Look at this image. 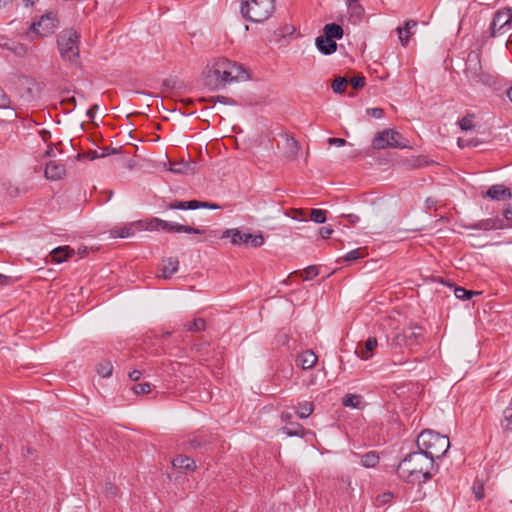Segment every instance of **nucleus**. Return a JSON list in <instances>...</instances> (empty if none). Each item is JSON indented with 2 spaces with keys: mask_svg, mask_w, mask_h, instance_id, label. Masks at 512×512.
<instances>
[{
  "mask_svg": "<svg viewBox=\"0 0 512 512\" xmlns=\"http://www.w3.org/2000/svg\"><path fill=\"white\" fill-rule=\"evenodd\" d=\"M275 11V0H242L240 13L244 19L254 23L268 20Z\"/></svg>",
  "mask_w": 512,
  "mask_h": 512,
  "instance_id": "nucleus-5",
  "label": "nucleus"
},
{
  "mask_svg": "<svg viewBox=\"0 0 512 512\" xmlns=\"http://www.w3.org/2000/svg\"><path fill=\"white\" fill-rule=\"evenodd\" d=\"M349 83L354 89L363 88L365 85V77L362 75H357L355 77H352Z\"/></svg>",
  "mask_w": 512,
  "mask_h": 512,
  "instance_id": "nucleus-47",
  "label": "nucleus"
},
{
  "mask_svg": "<svg viewBox=\"0 0 512 512\" xmlns=\"http://www.w3.org/2000/svg\"><path fill=\"white\" fill-rule=\"evenodd\" d=\"M196 167L195 161H181V162H175L172 163L169 170L176 174H186V173H193L194 169Z\"/></svg>",
  "mask_w": 512,
  "mask_h": 512,
  "instance_id": "nucleus-29",
  "label": "nucleus"
},
{
  "mask_svg": "<svg viewBox=\"0 0 512 512\" xmlns=\"http://www.w3.org/2000/svg\"><path fill=\"white\" fill-rule=\"evenodd\" d=\"M389 138H388V132L383 130L378 132L372 141V146L375 149H385L389 148Z\"/></svg>",
  "mask_w": 512,
  "mask_h": 512,
  "instance_id": "nucleus-32",
  "label": "nucleus"
},
{
  "mask_svg": "<svg viewBox=\"0 0 512 512\" xmlns=\"http://www.w3.org/2000/svg\"><path fill=\"white\" fill-rule=\"evenodd\" d=\"M199 208L218 210L222 207L219 204L207 201H199V200H189V201H180L174 200L167 204V210H195Z\"/></svg>",
  "mask_w": 512,
  "mask_h": 512,
  "instance_id": "nucleus-11",
  "label": "nucleus"
},
{
  "mask_svg": "<svg viewBox=\"0 0 512 512\" xmlns=\"http://www.w3.org/2000/svg\"><path fill=\"white\" fill-rule=\"evenodd\" d=\"M345 217L347 218L349 223L352 224V225L358 223L359 220H360L359 216L356 215V214H348V215H345Z\"/></svg>",
  "mask_w": 512,
  "mask_h": 512,
  "instance_id": "nucleus-62",
  "label": "nucleus"
},
{
  "mask_svg": "<svg viewBox=\"0 0 512 512\" xmlns=\"http://www.w3.org/2000/svg\"><path fill=\"white\" fill-rule=\"evenodd\" d=\"M286 139V151L284 153V158L291 162L295 161L298 158L299 152L301 150L300 143L292 136L285 134Z\"/></svg>",
  "mask_w": 512,
  "mask_h": 512,
  "instance_id": "nucleus-18",
  "label": "nucleus"
},
{
  "mask_svg": "<svg viewBox=\"0 0 512 512\" xmlns=\"http://www.w3.org/2000/svg\"><path fill=\"white\" fill-rule=\"evenodd\" d=\"M318 274H319L318 267L315 265H310L303 270L302 278L305 281H308V280L315 278Z\"/></svg>",
  "mask_w": 512,
  "mask_h": 512,
  "instance_id": "nucleus-43",
  "label": "nucleus"
},
{
  "mask_svg": "<svg viewBox=\"0 0 512 512\" xmlns=\"http://www.w3.org/2000/svg\"><path fill=\"white\" fill-rule=\"evenodd\" d=\"M207 101L218 102L221 104L231 105V106L237 105V102L233 98L222 96V95L210 97Z\"/></svg>",
  "mask_w": 512,
  "mask_h": 512,
  "instance_id": "nucleus-44",
  "label": "nucleus"
},
{
  "mask_svg": "<svg viewBox=\"0 0 512 512\" xmlns=\"http://www.w3.org/2000/svg\"><path fill=\"white\" fill-rule=\"evenodd\" d=\"M346 4L349 14V22L354 25L360 23L364 17L365 10L359 0H346Z\"/></svg>",
  "mask_w": 512,
  "mask_h": 512,
  "instance_id": "nucleus-16",
  "label": "nucleus"
},
{
  "mask_svg": "<svg viewBox=\"0 0 512 512\" xmlns=\"http://www.w3.org/2000/svg\"><path fill=\"white\" fill-rule=\"evenodd\" d=\"M174 468L184 471L194 470L196 468L195 460L189 456L179 455L173 461Z\"/></svg>",
  "mask_w": 512,
  "mask_h": 512,
  "instance_id": "nucleus-28",
  "label": "nucleus"
},
{
  "mask_svg": "<svg viewBox=\"0 0 512 512\" xmlns=\"http://www.w3.org/2000/svg\"><path fill=\"white\" fill-rule=\"evenodd\" d=\"M39 134H40L41 139H42L45 143H47V142L51 139V136H52V135H51V132H50V131H48V130H45V129L41 130V131L39 132Z\"/></svg>",
  "mask_w": 512,
  "mask_h": 512,
  "instance_id": "nucleus-60",
  "label": "nucleus"
},
{
  "mask_svg": "<svg viewBox=\"0 0 512 512\" xmlns=\"http://www.w3.org/2000/svg\"><path fill=\"white\" fill-rule=\"evenodd\" d=\"M131 390L134 392V394L136 395H143V394H147L151 391V384L148 383V382H144V383H137V384H134L132 387H131Z\"/></svg>",
  "mask_w": 512,
  "mask_h": 512,
  "instance_id": "nucleus-42",
  "label": "nucleus"
},
{
  "mask_svg": "<svg viewBox=\"0 0 512 512\" xmlns=\"http://www.w3.org/2000/svg\"><path fill=\"white\" fill-rule=\"evenodd\" d=\"M388 132L389 148L404 149L409 147L408 141L396 130L385 129Z\"/></svg>",
  "mask_w": 512,
  "mask_h": 512,
  "instance_id": "nucleus-24",
  "label": "nucleus"
},
{
  "mask_svg": "<svg viewBox=\"0 0 512 512\" xmlns=\"http://www.w3.org/2000/svg\"><path fill=\"white\" fill-rule=\"evenodd\" d=\"M323 33L326 37L334 41L342 39L344 35L343 28L336 23L326 24L323 28Z\"/></svg>",
  "mask_w": 512,
  "mask_h": 512,
  "instance_id": "nucleus-30",
  "label": "nucleus"
},
{
  "mask_svg": "<svg viewBox=\"0 0 512 512\" xmlns=\"http://www.w3.org/2000/svg\"><path fill=\"white\" fill-rule=\"evenodd\" d=\"M348 80L344 77H337L332 83V90L334 93L341 94L345 91Z\"/></svg>",
  "mask_w": 512,
  "mask_h": 512,
  "instance_id": "nucleus-41",
  "label": "nucleus"
},
{
  "mask_svg": "<svg viewBox=\"0 0 512 512\" xmlns=\"http://www.w3.org/2000/svg\"><path fill=\"white\" fill-rule=\"evenodd\" d=\"M81 158H88L89 160H95V159H98V158H102V156H100V152H98L97 150H91V151H88L85 154H80L79 153L77 155V159H81Z\"/></svg>",
  "mask_w": 512,
  "mask_h": 512,
  "instance_id": "nucleus-50",
  "label": "nucleus"
},
{
  "mask_svg": "<svg viewBox=\"0 0 512 512\" xmlns=\"http://www.w3.org/2000/svg\"><path fill=\"white\" fill-rule=\"evenodd\" d=\"M10 283V277L0 273V285L6 286Z\"/></svg>",
  "mask_w": 512,
  "mask_h": 512,
  "instance_id": "nucleus-63",
  "label": "nucleus"
},
{
  "mask_svg": "<svg viewBox=\"0 0 512 512\" xmlns=\"http://www.w3.org/2000/svg\"><path fill=\"white\" fill-rule=\"evenodd\" d=\"M381 498H382V502H383V503H386V502H388L390 499H392V498H393V494H392L391 492H387V493L382 494Z\"/></svg>",
  "mask_w": 512,
  "mask_h": 512,
  "instance_id": "nucleus-64",
  "label": "nucleus"
},
{
  "mask_svg": "<svg viewBox=\"0 0 512 512\" xmlns=\"http://www.w3.org/2000/svg\"><path fill=\"white\" fill-rule=\"evenodd\" d=\"M473 493L476 500L484 498V484L480 480H476L473 484Z\"/></svg>",
  "mask_w": 512,
  "mask_h": 512,
  "instance_id": "nucleus-45",
  "label": "nucleus"
},
{
  "mask_svg": "<svg viewBox=\"0 0 512 512\" xmlns=\"http://www.w3.org/2000/svg\"><path fill=\"white\" fill-rule=\"evenodd\" d=\"M366 113H367V115H370L376 119H380L384 115V110L382 108H378V107L368 108L366 110Z\"/></svg>",
  "mask_w": 512,
  "mask_h": 512,
  "instance_id": "nucleus-51",
  "label": "nucleus"
},
{
  "mask_svg": "<svg viewBox=\"0 0 512 512\" xmlns=\"http://www.w3.org/2000/svg\"><path fill=\"white\" fill-rule=\"evenodd\" d=\"M454 295L456 298L461 300H469L472 298L473 295H479L481 292L473 291V290H467L460 286H454Z\"/></svg>",
  "mask_w": 512,
  "mask_h": 512,
  "instance_id": "nucleus-38",
  "label": "nucleus"
},
{
  "mask_svg": "<svg viewBox=\"0 0 512 512\" xmlns=\"http://www.w3.org/2000/svg\"><path fill=\"white\" fill-rule=\"evenodd\" d=\"M143 229L162 230L169 233H187V234H204L205 229L195 228L189 225H183L176 222L162 220L160 218H152L147 222Z\"/></svg>",
  "mask_w": 512,
  "mask_h": 512,
  "instance_id": "nucleus-8",
  "label": "nucleus"
},
{
  "mask_svg": "<svg viewBox=\"0 0 512 512\" xmlns=\"http://www.w3.org/2000/svg\"><path fill=\"white\" fill-rule=\"evenodd\" d=\"M314 410V405L312 402L303 401L298 404L297 415L299 418L305 419L308 418Z\"/></svg>",
  "mask_w": 512,
  "mask_h": 512,
  "instance_id": "nucleus-36",
  "label": "nucleus"
},
{
  "mask_svg": "<svg viewBox=\"0 0 512 512\" xmlns=\"http://www.w3.org/2000/svg\"><path fill=\"white\" fill-rule=\"evenodd\" d=\"M424 340V329L420 326L408 327L395 337L397 345H404L410 349L420 345Z\"/></svg>",
  "mask_w": 512,
  "mask_h": 512,
  "instance_id": "nucleus-10",
  "label": "nucleus"
},
{
  "mask_svg": "<svg viewBox=\"0 0 512 512\" xmlns=\"http://www.w3.org/2000/svg\"><path fill=\"white\" fill-rule=\"evenodd\" d=\"M56 145L54 143H49L47 145V150L44 153L45 157H54L55 156Z\"/></svg>",
  "mask_w": 512,
  "mask_h": 512,
  "instance_id": "nucleus-59",
  "label": "nucleus"
},
{
  "mask_svg": "<svg viewBox=\"0 0 512 512\" xmlns=\"http://www.w3.org/2000/svg\"><path fill=\"white\" fill-rule=\"evenodd\" d=\"M74 255V250L69 246H59L51 251L52 261L55 263H62Z\"/></svg>",
  "mask_w": 512,
  "mask_h": 512,
  "instance_id": "nucleus-25",
  "label": "nucleus"
},
{
  "mask_svg": "<svg viewBox=\"0 0 512 512\" xmlns=\"http://www.w3.org/2000/svg\"><path fill=\"white\" fill-rule=\"evenodd\" d=\"M417 24L418 23L416 20H408L404 23L402 28H397L398 37L402 46H406L408 44L411 35L414 33L413 30L416 28Z\"/></svg>",
  "mask_w": 512,
  "mask_h": 512,
  "instance_id": "nucleus-21",
  "label": "nucleus"
},
{
  "mask_svg": "<svg viewBox=\"0 0 512 512\" xmlns=\"http://www.w3.org/2000/svg\"><path fill=\"white\" fill-rule=\"evenodd\" d=\"M361 257L360 249H354L346 253L344 256V260L347 262H352Z\"/></svg>",
  "mask_w": 512,
  "mask_h": 512,
  "instance_id": "nucleus-49",
  "label": "nucleus"
},
{
  "mask_svg": "<svg viewBox=\"0 0 512 512\" xmlns=\"http://www.w3.org/2000/svg\"><path fill=\"white\" fill-rule=\"evenodd\" d=\"M328 143L330 145H335V146L341 147V146H344L346 144V140L343 139V138L331 137V138L328 139Z\"/></svg>",
  "mask_w": 512,
  "mask_h": 512,
  "instance_id": "nucleus-56",
  "label": "nucleus"
},
{
  "mask_svg": "<svg viewBox=\"0 0 512 512\" xmlns=\"http://www.w3.org/2000/svg\"><path fill=\"white\" fill-rule=\"evenodd\" d=\"M482 197L495 201H504L512 197V192L504 184H494L486 192L482 193Z\"/></svg>",
  "mask_w": 512,
  "mask_h": 512,
  "instance_id": "nucleus-13",
  "label": "nucleus"
},
{
  "mask_svg": "<svg viewBox=\"0 0 512 512\" xmlns=\"http://www.w3.org/2000/svg\"><path fill=\"white\" fill-rule=\"evenodd\" d=\"M310 219L317 224H323L326 222L327 219L326 211L322 209H311Z\"/></svg>",
  "mask_w": 512,
  "mask_h": 512,
  "instance_id": "nucleus-40",
  "label": "nucleus"
},
{
  "mask_svg": "<svg viewBox=\"0 0 512 512\" xmlns=\"http://www.w3.org/2000/svg\"><path fill=\"white\" fill-rule=\"evenodd\" d=\"M214 440L215 437L211 433H198L193 435L187 444L191 449H208Z\"/></svg>",
  "mask_w": 512,
  "mask_h": 512,
  "instance_id": "nucleus-15",
  "label": "nucleus"
},
{
  "mask_svg": "<svg viewBox=\"0 0 512 512\" xmlns=\"http://www.w3.org/2000/svg\"><path fill=\"white\" fill-rule=\"evenodd\" d=\"M184 328L189 332H201L206 328V321L203 318H195L193 321L185 323Z\"/></svg>",
  "mask_w": 512,
  "mask_h": 512,
  "instance_id": "nucleus-35",
  "label": "nucleus"
},
{
  "mask_svg": "<svg viewBox=\"0 0 512 512\" xmlns=\"http://www.w3.org/2000/svg\"><path fill=\"white\" fill-rule=\"evenodd\" d=\"M282 430L289 437H303L305 434V429L299 423H291L290 426L283 427Z\"/></svg>",
  "mask_w": 512,
  "mask_h": 512,
  "instance_id": "nucleus-37",
  "label": "nucleus"
},
{
  "mask_svg": "<svg viewBox=\"0 0 512 512\" xmlns=\"http://www.w3.org/2000/svg\"><path fill=\"white\" fill-rule=\"evenodd\" d=\"M100 150H101L100 156H102V157L118 153L117 148L103 147V148H100Z\"/></svg>",
  "mask_w": 512,
  "mask_h": 512,
  "instance_id": "nucleus-57",
  "label": "nucleus"
},
{
  "mask_svg": "<svg viewBox=\"0 0 512 512\" xmlns=\"http://www.w3.org/2000/svg\"><path fill=\"white\" fill-rule=\"evenodd\" d=\"M362 396L359 394H346L342 397L341 403L344 407L353 409L361 408Z\"/></svg>",
  "mask_w": 512,
  "mask_h": 512,
  "instance_id": "nucleus-31",
  "label": "nucleus"
},
{
  "mask_svg": "<svg viewBox=\"0 0 512 512\" xmlns=\"http://www.w3.org/2000/svg\"><path fill=\"white\" fill-rule=\"evenodd\" d=\"M463 72L471 84L486 83L488 81V75L482 70L480 54L476 51L468 53Z\"/></svg>",
  "mask_w": 512,
  "mask_h": 512,
  "instance_id": "nucleus-9",
  "label": "nucleus"
},
{
  "mask_svg": "<svg viewBox=\"0 0 512 512\" xmlns=\"http://www.w3.org/2000/svg\"><path fill=\"white\" fill-rule=\"evenodd\" d=\"M139 226L141 229L144 227V223L142 221L132 223L129 225H126L122 228H114L110 231L111 236L114 238H128L130 236H133L135 233L134 227Z\"/></svg>",
  "mask_w": 512,
  "mask_h": 512,
  "instance_id": "nucleus-22",
  "label": "nucleus"
},
{
  "mask_svg": "<svg viewBox=\"0 0 512 512\" xmlns=\"http://www.w3.org/2000/svg\"><path fill=\"white\" fill-rule=\"evenodd\" d=\"M249 79L246 69L226 58L218 59L203 72V84L210 91H217L227 84Z\"/></svg>",
  "mask_w": 512,
  "mask_h": 512,
  "instance_id": "nucleus-1",
  "label": "nucleus"
},
{
  "mask_svg": "<svg viewBox=\"0 0 512 512\" xmlns=\"http://www.w3.org/2000/svg\"><path fill=\"white\" fill-rule=\"evenodd\" d=\"M97 374L103 378L110 377L113 372V365L110 360H101L96 366Z\"/></svg>",
  "mask_w": 512,
  "mask_h": 512,
  "instance_id": "nucleus-34",
  "label": "nucleus"
},
{
  "mask_svg": "<svg viewBox=\"0 0 512 512\" xmlns=\"http://www.w3.org/2000/svg\"><path fill=\"white\" fill-rule=\"evenodd\" d=\"M512 29V8L504 7L498 9L492 17L488 28L489 38H498Z\"/></svg>",
  "mask_w": 512,
  "mask_h": 512,
  "instance_id": "nucleus-7",
  "label": "nucleus"
},
{
  "mask_svg": "<svg viewBox=\"0 0 512 512\" xmlns=\"http://www.w3.org/2000/svg\"><path fill=\"white\" fill-rule=\"evenodd\" d=\"M65 172V166L56 161H49L46 164L45 177L49 180H60L65 175Z\"/></svg>",
  "mask_w": 512,
  "mask_h": 512,
  "instance_id": "nucleus-20",
  "label": "nucleus"
},
{
  "mask_svg": "<svg viewBox=\"0 0 512 512\" xmlns=\"http://www.w3.org/2000/svg\"><path fill=\"white\" fill-rule=\"evenodd\" d=\"M377 345L378 342L376 337H369L365 341L364 346H362L359 351H356V353L362 360H369L372 357L373 351Z\"/></svg>",
  "mask_w": 512,
  "mask_h": 512,
  "instance_id": "nucleus-27",
  "label": "nucleus"
},
{
  "mask_svg": "<svg viewBox=\"0 0 512 512\" xmlns=\"http://www.w3.org/2000/svg\"><path fill=\"white\" fill-rule=\"evenodd\" d=\"M469 229L473 230H483V231H490V230H502L506 228V224L504 221L498 217L496 218H487L480 221H477L473 224H471Z\"/></svg>",
  "mask_w": 512,
  "mask_h": 512,
  "instance_id": "nucleus-14",
  "label": "nucleus"
},
{
  "mask_svg": "<svg viewBox=\"0 0 512 512\" xmlns=\"http://www.w3.org/2000/svg\"><path fill=\"white\" fill-rule=\"evenodd\" d=\"M58 27L59 18L57 12L48 11L38 21L30 25L27 36L31 37L32 40L38 37H47L54 34Z\"/></svg>",
  "mask_w": 512,
  "mask_h": 512,
  "instance_id": "nucleus-6",
  "label": "nucleus"
},
{
  "mask_svg": "<svg viewBox=\"0 0 512 512\" xmlns=\"http://www.w3.org/2000/svg\"><path fill=\"white\" fill-rule=\"evenodd\" d=\"M332 233H333V229L330 227H321L319 229V234L321 235V237L323 239L329 238L332 235Z\"/></svg>",
  "mask_w": 512,
  "mask_h": 512,
  "instance_id": "nucleus-55",
  "label": "nucleus"
},
{
  "mask_svg": "<svg viewBox=\"0 0 512 512\" xmlns=\"http://www.w3.org/2000/svg\"><path fill=\"white\" fill-rule=\"evenodd\" d=\"M398 476L407 483H425L429 481L435 472L438 471V465L421 451H415L407 454L397 466Z\"/></svg>",
  "mask_w": 512,
  "mask_h": 512,
  "instance_id": "nucleus-2",
  "label": "nucleus"
},
{
  "mask_svg": "<svg viewBox=\"0 0 512 512\" xmlns=\"http://www.w3.org/2000/svg\"><path fill=\"white\" fill-rule=\"evenodd\" d=\"M0 48L20 57L25 56L28 52V46L26 44L12 40L5 35H0Z\"/></svg>",
  "mask_w": 512,
  "mask_h": 512,
  "instance_id": "nucleus-12",
  "label": "nucleus"
},
{
  "mask_svg": "<svg viewBox=\"0 0 512 512\" xmlns=\"http://www.w3.org/2000/svg\"><path fill=\"white\" fill-rule=\"evenodd\" d=\"M142 373L140 370H133L129 373V378L132 380V381H137L140 379Z\"/></svg>",
  "mask_w": 512,
  "mask_h": 512,
  "instance_id": "nucleus-61",
  "label": "nucleus"
},
{
  "mask_svg": "<svg viewBox=\"0 0 512 512\" xmlns=\"http://www.w3.org/2000/svg\"><path fill=\"white\" fill-rule=\"evenodd\" d=\"M221 238H230L233 245H248L250 233H244L238 228L226 229Z\"/></svg>",
  "mask_w": 512,
  "mask_h": 512,
  "instance_id": "nucleus-17",
  "label": "nucleus"
},
{
  "mask_svg": "<svg viewBox=\"0 0 512 512\" xmlns=\"http://www.w3.org/2000/svg\"><path fill=\"white\" fill-rule=\"evenodd\" d=\"M474 117H475L474 114L467 113L463 118H461L458 121V125H459L460 129L463 131H469V130L474 129V127H475V125L473 123Z\"/></svg>",
  "mask_w": 512,
  "mask_h": 512,
  "instance_id": "nucleus-39",
  "label": "nucleus"
},
{
  "mask_svg": "<svg viewBox=\"0 0 512 512\" xmlns=\"http://www.w3.org/2000/svg\"><path fill=\"white\" fill-rule=\"evenodd\" d=\"M315 45L317 50L323 55H331L337 50V43L325 35L318 36L315 40Z\"/></svg>",
  "mask_w": 512,
  "mask_h": 512,
  "instance_id": "nucleus-19",
  "label": "nucleus"
},
{
  "mask_svg": "<svg viewBox=\"0 0 512 512\" xmlns=\"http://www.w3.org/2000/svg\"><path fill=\"white\" fill-rule=\"evenodd\" d=\"M179 268V260L177 257H169L163 260L162 277L164 279L171 278Z\"/></svg>",
  "mask_w": 512,
  "mask_h": 512,
  "instance_id": "nucleus-26",
  "label": "nucleus"
},
{
  "mask_svg": "<svg viewBox=\"0 0 512 512\" xmlns=\"http://www.w3.org/2000/svg\"><path fill=\"white\" fill-rule=\"evenodd\" d=\"M105 493L107 497H114L117 494L116 486L110 482L106 483Z\"/></svg>",
  "mask_w": 512,
  "mask_h": 512,
  "instance_id": "nucleus-53",
  "label": "nucleus"
},
{
  "mask_svg": "<svg viewBox=\"0 0 512 512\" xmlns=\"http://www.w3.org/2000/svg\"><path fill=\"white\" fill-rule=\"evenodd\" d=\"M317 360L318 357L312 350L304 351L297 358L298 365H300L303 370L313 368L316 365Z\"/></svg>",
  "mask_w": 512,
  "mask_h": 512,
  "instance_id": "nucleus-23",
  "label": "nucleus"
},
{
  "mask_svg": "<svg viewBox=\"0 0 512 512\" xmlns=\"http://www.w3.org/2000/svg\"><path fill=\"white\" fill-rule=\"evenodd\" d=\"M248 244L254 248L261 247L264 244L263 235L261 233L257 235H253L250 233V239Z\"/></svg>",
  "mask_w": 512,
  "mask_h": 512,
  "instance_id": "nucleus-46",
  "label": "nucleus"
},
{
  "mask_svg": "<svg viewBox=\"0 0 512 512\" xmlns=\"http://www.w3.org/2000/svg\"><path fill=\"white\" fill-rule=\"evenodd\" d=\"M291 218L297 221H306V214L301 209H294Z\"/></svg>",
  "mask_w": 512,
  "mask_h": 512,
  "instance_id": "nucleus-52",
  "label": "nucleus"
},
{
  "mask_svg": "<svg viewBox=\"0 0 512 512\" xmlns=\"http://www.w3.org/2000/svg\"><path fill=\"white\" fill-rule=\"evenodd\" d=\"M61 59L72 66L80 64V34L73 28L62 30L56 40Z\"/></svg>",
  "mask_w": 512,
  "mask_h": 512,
  "instance_id": "nucleus-4",
  "label": "nucleus"
},
{
  "mask_svg": "<svg viewBox=\"0 0 512 512\" xmlns=\"http://www.w3.org/2000/svg\"><path fill=\"white\" fill-rule=\"evenodd\" d=\"M10 98L5 91L0 87V108L6 109L10 106Z\"/></svg>",
  "mask_w": 512,
  "mask_h": 512,
  "instance_id": "nucleus-48",
  "label": "nucleus"
},
{
  "mask_svg": "<svg viewBox=\"0 0 512 512\" xmlns=\"http://www.w3.org/2000/svg\"><path fill=\"white\" fill-rule=\"evenodd\" d=\"M503 216L508 222H510L507 226L512 227V206L510 204L504 208Z\"/></svg>",
  "mask_w": 512,
  "mask_h": 512,
  "instance_id": "nucleus-54",
  "label": "nucleus"
},
{
  "mask_svg": "<svg viewBox=\"0 0 512 512\" xmlns=\"http://www.w3.org/2000/svg\"><path fill=\"white\" fill-rule=\"evenodd\" d=\"M416 445L419 451L435 463L436 459H440L447 453L450 448V441L447 436L432 430H426L419 434Z\"/></svg>",
  "mask_w": 512,
  "mask_h": 512,
  "instance_id": "nucleus-3",
  "label": "nucleus"
},
{
  "mask_svg": "<svg viewBox=\"0 0 512 512\" xmlns=\"http://www.w3.org/2000/svg\"><path fill=\"white\" fill-rule=\"evenodd\" d=\"M99 109V105L98 104H93L87 111H86V116L89 118V119H94L95 117V114L97 112V110Z\"/></svg>",
  "mask_w": 512,
  "mask_h": 512,
  "instance_id": "nucleus-58",
  "label": "nucleus"
},
{
  "mask_svg": "<svg viewBox=\"0 0 512 512\" xmlns=\"http://www.w3.org/2000/svg\"><path fill=\"white\" fill-rule=\"evenodd\" d=\"M379 463V455L375 451H369L361 455V464L366 468H373Z\"/></svg>",
  "mask_w": 512,
  "mask_h": 512,
  "instance_id": "nucleus-33",
  "label": "nucleus"
}]
</instances>
